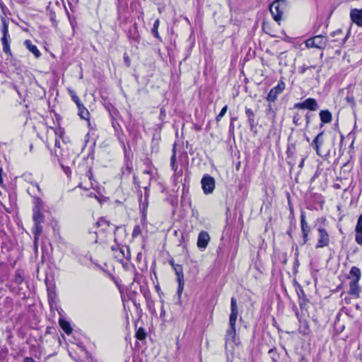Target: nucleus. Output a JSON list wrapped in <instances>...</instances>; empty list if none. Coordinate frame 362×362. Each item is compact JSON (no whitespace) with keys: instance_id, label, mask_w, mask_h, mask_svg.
Returning a JSON list of instances; mask_svg holds the SVG:
<instances>
[{"instance_id":"obj_28","label":"nucleus","mask_w":362,"mask_h":362,"mask_svg":"<svg viewBox=\"0 0 362 362\" xmlns=\"http://www.w3.org/2000/svg\"><path fill=\"white\" fill-rule=\"evenodd\" d=\"M176 158H175V151L173 149V153L170 158V166L173 171H176L177 165L175 164Z\"/></svg>"},{"instance_id":"obj_7","label":"nucleus","mask_w":362,"mask_h":362,"mask_svg":"<svg viewBox=\"0 0 362 362\" xmlns=\"http://www.w3.org/2000/svg\"><path fill=\"white\" fill-rule=\"evenodd\" d=\"M170 264L172 265V267H173V269L175 270V272L177 275V280L178 281L177 293H178V294H181L183 291L184 284H185L182 267L180 264H175L173 261L170 262Z\"/></svg>"},{"instance_id":"obj_1","label":"nucleus","mask_w":362,"mask_h":362,"mask_svg":"<svg viewBox=\"0 0 362 362\" xmlns=\"http://www.w3.org/2000/svg\"><path fill=\"white\" fill-rule=\"evenodd\" d=\"M230 310L231 313L229 318V325L230 327L227 330L225 340H226V346L230 342H235L236 330H235V323L238 315V309L237 305V300L235 298L232 297L230 300Z\"/></svg>"},{"instance_id":"obj_17","label":"nucleus","mask_w":362,"mask_h":362,"mask_svg":"<svg viewBox=\"0 0 362 362\" xmlns=\"http://www.w3.org/2000/svg\"><path fill=\"white\" fill-rule=\"evenodd\" d=\"M33 220L34 223H42L44 222L45 216L42 213V210L33 209Z\"/></svg>"},{"instance_id":"obj_14","label":"nucleus","mask_w":362,"mask_h":362,"mask_svg":"<svg viewBox=\"0 0 362 362\" xmlns=\"http://www.w3.org/2000/svg\"><path fill=\"white\" fill-rule=\"evenodd\" d=\"M24 45L26 48L32 52L36 58H39L41 56V53L37 47L33 45L30 40H26L24 42Z\"/></svg>"},{"instance_id":"obj_54","label":"nucleus","mask_w":362,"mask_h":362,"mask_svg":"<svg viewBox=\"0 0 362 362\" xmlns=\"http://www.w3.org/2000/svg\"><path fill=\"white\" fill-rule=\"evenodd\" d=\"M0 170H2V168H0Z\"/></svg>"},{"instance_id":"obj_6","label":"nucleus","mask_w":362,"mask_h":362,"mask_svg":"<svg viewBox=\"0 0 362 362\" xmlns=\"http://www.w3.org/2000/svg\"><path fill=\"white\" fill-rule=\"evenodd\" d=\"M327 44V38L322 35H316L306 40V47L322 49Z\"/></svg>"},{"instance_id":"obj_44","label":"nucleus","mask_w":362,"mask_h":362,"mask_svg":"<svg viewBox=\"0 0 362 362\" xmlns=\"http://www.w3.org/2000/svg\"><path fill=\"white\" fill-rule=\"evenodd\" d=\"M3 170H0V186H3V177H2Z\"/></svg>"},{"instance_id":"obj_51","label":"nucleus","mask_w":362,"mask_h":362,"mask_svg":"<svg viewBox=\"0 0 362 362\" xmlns=\"http://www.w3.org/2000/svg\"><path fill=\"white\" fill-rule=\"evenodd\" d=\"M233 122H230V129H233Z\"/></svg>"},{"instance_id":"obj_43","label":"nucleus","mask_w":362,"mask_h":362,"mask_svg":"<svg viewBox=\"0 0 362 362\" xmlns=\"http://www.w3.org/2000/svg\"><path fill=\"white\" fill-rule=\"evenodd\" d=\"M23 362H35V361L32 358L26 357L24 358Z\"/></svg>"},{"instance_id":"obj_29","label":"nucleus","mask_w":362,"mask_h":362,"mask_svg":"<svg viewBox=\"0 0 362 362\" xmlns=\"http://www.w3.org/2000/svg\"><path fill=\"white\" fill-rule=\"evenodd\" d=\"M69 93L71 94L72 100L75 102L77 107L82 104L79 98L76 95V93L74 90H69Z\"/></svg>"},{"instance_id":"obj_33","label":"nucleus","mask_w":362,"mask_h":362,"mask_svg":"<svg viewBox=\"0 0 362 362\" xmlns=\"http://www.w3.org/2000/svg\"><path fill=\"white\" fill-rule=\"evenodd\" d=\"M349 37V33L346 34L345 36H337V38L334 40L335 42H339L341 44H344L346 41L347 40V38Z\"/></svg>"},{"instance_id":"obj_13","label":"nucleus","mask_w":362,"mask_h":362,"mask_svg":"<svg viewBox=\"0 0 362 362\" xmlns=\"http://www.w3.org/2000/svg\"><path fill=\"white\" fill-rule=\"evenodd\" d=\"M9 40H10L9 33H7L6 35L3 34V36L1 40L2 45H3V50L6 54L11 55V50L10 49Z\"/></svg>"},{"instance_id":"obj_31","label":"nucleus","mask_w":362,"mask_h":362,"mask_svg":"<svg viewBox=\"0 0 362 362\" xmlns=\"http://www.w3.org/2000/svg\"><path fill=\"white\" fill-rule=\"evenodd\" d=\"M317 66L315 65H311V66H305L303 65L299 68V73L301 74H303L306 72V71L310 69H315Z\"/></svg>"},{"instance_id":"obj_46","label":"nucleus","mask_w":362,"mask_h":362,"mask_svg":"<svg viewBox=\"0 0 362 362\" xmlns=\"http://www.w3.org/2000/svg\"><path fill=\"white\" fill-rule=\"evenodd\" d=\"M304 161H305V158H303L301 160V161L300 162L299 165H298V167L302 168L304 165Z\"/></svg>"},{"instance_id":"obj_48","label":"nucleus","mask_w":362,"mask_h":362,"mask_svg":"<svg viewBox=\"0 0 362 362\" xmlns=\"http://www.w3.org/2000/svg\"><path fill=\"white\" fill-rule=\"evenodd\" d=\"M50 19L53 22L55 21V16L54 14H52Z\"/></svg>"},{"instance_id":"obj_50","label":"nucleus","mask_w":362,"mask_h":362,"mask_svg":"<svg viewBox=\"0 0 362 362\" xmlns=\"http://www.w3.org/2000/svg\"><path fill=\"white\" fill-rule=\"evenodd\" d=\"M127 170L129 171V173H130V172H131V168H130L129 165H127Z\"/></svg>"},{"instance_id":"obj_27","label":"nucleus","mask_w":362,"mask_h":362,"mask_svg":"<svg viewBox=\"0 0 362 362\" xmlns=\"http://www.w3.org/2000/svg\"><path fill=\"white\" fill-rule=\"evenodd\" d=\"M269 354L271 356L272 362H279L278 361L279 354H277L276 350L275 349H271L269 351Z\"/></svg>"},{"instance_id":"obj_18","label":"nucleus","mask_w":362,"mask_h":362,"mask_svg":"<svg viewBox=\"0 0 362 362\" xmlns=\"http://www.w3.org/2000/svg\"><path fill=\"white\" fill-rule=\"evenodd\" d=\"M144 297L146 300L147 307L151 313L153 315H156V310L154 306V301L151 299L150 293H146L144 294Z\"/></svg>"},{"instance_id":"obj_4","label":"nucleus","mask_w":362,"mask_h":362,"mask_svg":"<svg viewBox=\"0 0 362 362\" xmlns=\"http://www.w3.org/2000/svg\"><path fill=\"white\" fill-rule=\"evenodd\" d=\"M293 108L298 110H308L310 111H316L319 109V105L315 99L309 98L303 102L295 103Z\"/></svg>"},{"instance_id":"obj_11","label":"nucleus","mask_w":362,"mask_h":362,"mask_svg":"<svg viewBox=\"0 0 362 362\" xmlns=\"http://www.w3.org/2000/svg\"><path fill=\"white\" fill-rule=\"evenodd\" d=\"M210 241V235L208 232L202 230L198 235L197 245L201 250H204Z\"/></svg>"},{"instance_id":"obj_40","label":"nucleus","mask_w":362,"mask_h":362,"mask_svg":"<svg viewBox=\"0 0 362 362\" xmlns=\"http://www.w3.org/2000/svg\"><path fill=\"white\" fill-rule=\"evenodd\" d=\"M163 303H164L163 300H161L162 305H161L160 318H163L165 316V310L163 308Z\"/></svg>"},{"instance_id":"obj_34","label":"nucleus","mask_w":362,"mask_h":362,"mask_svg":"<svg viewBox=\"0 0 362 362\" xmlns=\"http://www.w3.org/2000/svg\"><path fill=\"white\" fill-rule=\"evenodd\" d=\"M301 117L298 113H296L293 117V122L296 125L300 124Z\"/></svg>"},{"instance_id":"obj_30","label":"nucleus","mask_w":362,"mask_h":362,"mask_svg":"<svg viewBox=\"0 0 362 362\" xmlns=\"http://www.w3.org/2000/svg\"><path fill=\"white\" fill-rule=\"evenodd\" d=\"M227 110H228V106L225 105L222 108V110H221L219 114L216 116V122H219L221 119V118L226 115Z\"/></svg>"},{"instance_id":"obj_38","label":"nucleus","mask_w":362,"mask_h":362,"mask_svg":"<svg viewBox=\"0 0 362 362\" xmlns=\"http://www.w3.org/2000/svg\"><path fill=\"white\" fill-rule=\"evenodd\" d=\"M339 35L343 36V32L341 29H339L332 33V37L339 36Z\"/></svg>"},{"instance_id":"obj_24","label":"nucleus","mask_w":362,"mask_h":362,"mask_svg":"<svg viewBox=\"0 0 362 362\" xmlns=\"http://www.w3.org/2000/svg\"><path fill=\"white\" fill-rule=\"evenodd\" d=\"M1 31L2 35L8 33V22L4 17H1Z\"/></svg>"},{"instance_id":"obj_52","label":"nucleus","mask_w":362,"mask_h":362,"mask_svg":"<svg viewBox=\"0 0 362 362\" xmlns=\"http://www.w3.org/2000/svg\"><path fill=\"white\" fill-rule=\"evenodd\" d=\"M35 186H36V187H37V190H38L39 192H40V188L39 185H38L37 184H36V185H35Z\"/></svg>"},{"instance_id":"obj_23","label":"nucleus","mask_w":362,"mask_h":362,"mask_svg":"<svg viewBox=\"0 0 362 362\" xmlns=\"http://www.w3.org/2000/svg\"><path fill=\"white\" fill-rule=\"evenodd\" d=\"M136 338L139 340H144L146 337V333L144 328L139 327L136 332Z\"/></svg>"},{"instance_id":"obj_16","label":"nucleus","mask_w":362,"mask_h":362,"mask_svg":"<svg viewBox=\"0 0 362 362\" xmlns=\"http://www.w3.org/2000/svg\"><path fill=\"white\" fill-rule=\"evenodd\" d=\"M319 115L322 123H330L332 120V113L327 110H321Z\"/></svg>"},{"instance_id":"obj_25","label":"nucleus","mask_w":362,"mask_h":362,"mask_svg":"<svg viewBox=\"0 0 362 362\" xmlns=\"http://www.w3.org/2000/svg\"><path fill=\"white\" fill-rule=\"evenodd\" d=\"M33 209L42 210L43 209V202L42 200L39 197L34 198V207Z\"/></svg>"},{"instance_id":"obj_19","label":"nucleus","mask_w":362,"mask_h":362,"mask_svg":"<svg viewBox=\"0 0 362 362\" xmlns=\"http://www.w3.org/2000/svg\"><path fill=\"white\" fill-rule=\"evenodd\" d=\"M77 107L78 110L79 117L83 119L88 120L90 113L88 110L85 107V106L83 104H81L78 105Z\"/></svg>"},{"instance_id":"obj_41","label":"nucleus","mask_w":362,"mask_h":362,"mask_svg":"<svg viewBox=\"0 0 362 362\" xmlns=\"http://www.w3.org/2000/svg\"><path fill=\"white\" fill-rule=\"evenodd\" d=\"M124 62H125L127 66H130V59L127 54H124Z\"/></svg>"},{"instance_id":"obj_36","label":"nucleus","mask_w":362,"mask_h":362,"mask_svg":"<svg viewBox=\"0 0 362 362\" xmlns=\"http://www.w3.org/2000/svg\"><path fill=\"white\" fill-rule=\"evenodd\" d=\"M356 242L362 245V233H356Z\"/></svg>"},{"instance_id":"obj_45","label":"nucleus","mask_w":362,"mask_h":362,"mask_svg":"<svg viewBox=\"0 0 362 362\" xmlns=\"http://www.w3.org/2000/svg\"><path fill=\"white\" fill-rule=\"evenodd\" d=\"M40 235H34V243L36 245Z\"/></svg>"},{"instance_id":"obj_49","label":"nucleus","mask_w":362,"mask_h":362,"mask_svg":"<svg viewBox=\"0 0 362 362\" xmlns=\"http://www.w3.org/2000/svg\"><path fill=\"white\" fill-rule=\"evenodd\" d=\"M160 114H161V115H163V116L165 115V110L163 109H161Z\"/></svg>"},{"instance_id":"obj_42","label":"nucleus","mask_w":362,"mask_h":362,"mask_svg":"<svg viewBox=\"0 0 362 362\" xmlns=\"http://www.w3.org/2000/svg\"><path fill=\"white\" fill-rule=\"evenodd\" d=\"M248 122H249L250 126L251 127V128H252L255 124V117H249Z\"/></svg>"},{"instance_id":"obj_15","label":"nucleus","mask_w":362,"mask_h":362,"mask_svg":"<svg viewBox=\"0 0 362 362\" xmlns=\"http://www.w3.org/2000/svg\"><path fill=\"white\" fill-rule=\"evenodd\" d=\"M323 134H324L323 132L319 133L313 141V146H314L316 153L319 156H320V148L323 143V139H322Z\"/></svg>"},{"instance_id":"obj_20","label":"nucleus","mask_w":362,"mask_h":362,"mask_svg":"<svg viewBox=\"0 0 362 362\" xmlns=\"http://www.w3.org/2000/svg\"><path fill=\"white\" fill-rule=\"evenodd\" d=\"M59 325L62 329L67 334H69L72 332V328L71 327V325L69 322H67L65 320L60 319L59 320Z\"/></svg>"},{"instance_id":"obj_26","label":"nucleus","mask_w":362,"mask_h":362,"mask_svg":"<svg viewBox=\"0 0 362 362\" xmlns=\"http://www.w3.org/2000/svg\"><path fill=\"white\" fill-rule=\"evenodd\" d=\"M33 235H40L42 233V226L41 223H34V227L33 229Z\"/></svg>"},{"instance_id":"obj_37","label":"nucleus","mask_w":362,"mask_h":362,"mask_svg":"<svg viewBox=\"0 0 362 362\" xmlns=\"http://www.w3.org/2000/svg\"><path fill=\"white\" fill-rule=\"evenodd\" d=\"M245 114L247 115V117L249 118V117H255V115H254V113H253V111L251 110V109H249V108H246L245 110Z\"/></svg>"},{"instance_id":"obj_35","label":"nucleus","mask_w":362,"mask_h":362,"mask_svg":"<svg viewBox=\"0 0 362 362\" xmlns=\"http://www.w3.org/2000/svg\"><path fill=\"white\" fill-rule=\"evenodd\" d=\"M141 234V229L139 226H136L134 228L133 232H132V236L136 237Z\"/></svg>"},{"instance_id":"obj_8","label":"nucleus","mask_w":362,"mask_h":362,"mask_svg":"<svg viewBox=\"0 0 362 362\" xmlns=\"http://www.w3.org/2000/svg\"><path fill=\"white\" fill-rule=\"evenodd\" d=\"M285 87V83L283 81H280L275 87L270 90L266 98L267 100L271 103L275 102L279 95L284 91Z\"/></svg>"},{"instance_id":"obj_5","label":"nucleus","mask_w":362,"mask_h":362,"mask_svg":"<svg viewBox=\"0 0 362 362\" xmlns=\"http://www.w3.org/2000/svg\"><path fill=\"white\" fill-rule=\"evenodd\" d=\"M202 189L206 194H211L215 188V180L208 174H205L201 180Z\"/></svg>"},{"instance_id":"obj_22","label":"nucleus","mask_w":362,"mask_h":362,"mask_svg":"<svg viewBox=\"0 0 362 362\" xmlns=\"http://www.w3.org/2000/svg\"><path fill=\"white\" fill-rule=\"evenodd\" d=\"M24 281V276L21 270H16L14 276V282L17 284H21Z\"/></svg>"},{"instance_id":"obj_47","label":"nucleus","mask_w":362,"mask_h":362,"mask_svg":"<svg viewBox=\"0 0 362 362\" xmlns=\"http://www.w3.org/2000/svg\"><path fill=\"white\" fill-rule=\"evenodd\" d=\"M305 119H306V123H307V124H308L310 123V117L308 114L305 115Z\"/></svg>"},{"instance_id":"obj_10","label":"nucleus","mask_w":362,"mask_h":362,"mask_svg":"<svg viewBox=\"0 0 362 362\" xmlns=\"http://www.w3.org/2000/svg\"><path fill=\"white\" fill-rule=\"evenodd\" d=\"M319 237L317 243L315 245L316 248H322L327 247L329 244V235L325 228L320 227L317 228Z\"/></svg>"},{"instance_id":"obj_39","label":"nucleus","mask_w":362,"mask_h":362,"mask_svg":"<svg viewBox=\"0 0 362 362\" xmlns=\"http://www.w3.org/2000/svg\"><path fill=\"white\" fill-rule=\"evenodd\" d=\"M97 224L98 225V226H108V223L105 221V220H103V219H101L100 221H99Z\"/></svg>"},{"instance_id":"obj_32","label":"nucleus","mask_w":362,"mask_h":362,"mask_svg":"<svg viewBox=\"0 0 362 362\" xmlns=\"http://www.w3.org/2000/svg\"><path fill=\"white\" fill-rule=\"evenodd\" d=\"M355 230L356 233H362V214L358 219Z\"/></svg>"},{"instance_id":"obj_9","label":"nucleus","mask_w":362,"mask_h":362,"mask_svg":"<svg viewBox=\"0 0 362 362\" xmlns=\"http://www.w3.org/2000/svg\"><path fill=\"white\" fill-rule=\"evenodd\" d=\"M300 228L303 238L302 245H305L308 240V236L310 232V227L306 221V215L305 211H301L300 213Z\"/></svg>"},{"instance_id":"obj_3","label":"nucleus","mask_w":362,"mask_h":362,"mask_svg":"<svg viewBox=\"0 0 362 362\" xmlns=\"http://www.w3.org/2000/svg\"><path fill=\"white\" fill-rule=\"evenodd\" d=\"M286 9L287 3L285 0H275L269 6V11L273 19L279 24L283 19V16Z\"/></svg>"},{"instance_id":"obj_21","label":"nucleus","mask_w":362,"mask_h":362,"mask_svg":"<svg viewBox=\"0 0 362 362\" xmlns=\"http://www.w3.org/2000/svg\"><path fill=\"white\" fill-rule=\"evenodd\" d=\"M159 24H160L159 19H156L153 23V26L152 28L151 33L155 37H156L158 40H160V37L159 35L158 30Z\"/></svg>"},{"instance_id":"obj_12","label":"nucleus","mask_w":362,"mask_h":362,"mask_svg":"<svg viewBox=\"0 0 362 362\" xmlns=\"http://www.w3.org/2000/svg\"><path fill=\"white\" fill-rule=\"evenodd\" d=\"M350 17L354 23L362 27V9H352L350 13Z\"/></svg>"},{"instance_id":"obj_2","label":"nucleus","mask_w":362,"mask_h":362,"mask_svg":"<svg viewBox=\"0 0 362 362\" xmlns=\"http://www.w3.org/2000/svg\"><path fill=\"white\" fill-rule=\"evenodd\" d=\"M361 277V272L357 267H352L350 269L347 278L350 279L349 290L348 293L356 298H358L360 295L361 288L358 281Z\"/></svg>"},{"instance_id":"obj_53","label":"nucleus","mask_w":362,"mask_h":362,"mask_svg":"<svg viewBox=\"0 0 362 362\" xmlns=\"http://www.w3.org/2000/svg\"><path fill=\"white\" fill-rule=\"evenodd\" d=\"M287 233L290 237H291V233L290 231H288Z\"/></svg>"}]
</instances>
